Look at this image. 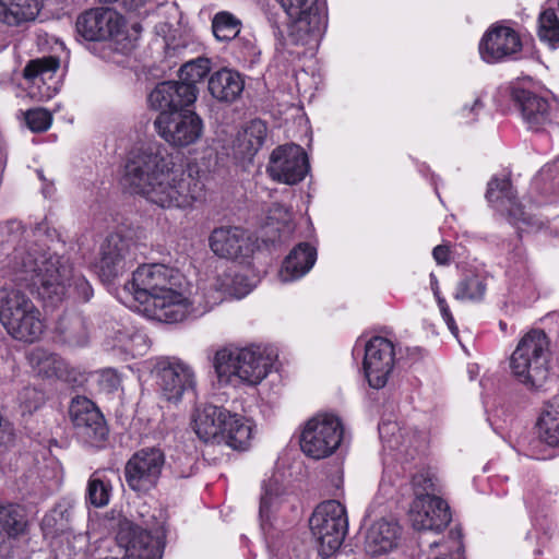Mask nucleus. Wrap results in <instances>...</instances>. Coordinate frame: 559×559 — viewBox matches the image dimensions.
<instances>
[{
  "label": "nucleus",
  "mask_w": 559,
  "mask_h": 559,
  "mask_svg": "<svg viewBox=\"0 0 559 559\" xmlns=\"http://www.w3.org/2000/svg\"><path fill=\"white\" fill-rule=\"evenodd\" d=\"M432 289H433V295H435V297H436V299H437V301H438V300H439V298H442V297L440 296V293H439V288H438V284H437V283L435 284V286L432 287Z\"/></svg>",
  "instance_id": "6e6d98bb"
},
{
  "label": "nucleus",
  "mask_w": 559,
  "mask_h": 559,
  "mask_svg": "<svg viewBox=\"0 0 559 559\" xmlns=\"http://www.w3.org/2000/svg\"><path fill=\"white\" fill-rule=\"evenodd\" d=\"M38 395L37 391L34 388H25L23 392L21 393V400L28 396H35Z\"/></svg>",
  "instance_id": "864d4df0"
},
{
  "label": "nucleus",
  "mask_w": 559,
  "mask_h": 559,
  "mask_svg": "<svg viewBox=\"0 0 559 559\" xmlns=\"http://www.w3.org/2000/svg\"><path fill=\"white\" fill-rule=\"evenodd\" d=\"M412 488L414 498L437 496L436 478L428 471H420L412 477Z\"/></svg>",
  "instance_id": "79ce46f5"
},
{
  "label": "nucleus",
  "mask_w": 559,
  "mask_h": 559,
  "mask_svg": "<svg viewBox=\"0 0 559 559\" xmlns=\"http://www.w3.org/2000/svg\"><path fill=\"white\" fill-rule=\"evenodd\" d=\"M39 11L38 0H0V22L8 26L32 22Z\"/></svg>",
  "instance_id": "2f4dec72"
},
{
  "label": "nucleus",
  "mask_w": 559,
  "mask_h": 559,
  "mask_svg": "<svg viewBox=\"0 0 559 559\" xmlns=\"http://www.w3.org/2000/svg\"><path fill=\"white\" fill-rule=\"evenodd\" d=\"M481 108H483L481 100L479 98H476V99H474L473 105L471 107L465 105L462 108L461 115L463 118H467L466 122H471V121L475 120L474 116H476Z\"/></svg>",
  "instance_id": "09e8293b"
},
{
  "label": "nucleus",
  "mask_w": 559,
  "mask_h": 559,
  "mask_svg": "<svg viewBox=\"0 0 559 559\" xmlns=\"http://www.w3.org/2000/svg\"><path fill=\"white\" fill-rule=\"evenodd\" d=\"M537 34L542 41L556 48L559 43V19L552 9L540 12L538 17Z\"/></svg>",
  "instance_id": "4c0bfd02"
},
{
  "label": "nucleus",
  "mask_w": 559,
  "mask_h": 559,
  "mask_svg": "<svg viewBox=\"0 0 559 559\" xmlns=\"http://www.w3.org/2000/svg\"><path fill=\"white\" fill-rule=\"evenodd\" d=\"M25 122L33 132H44L51 124V115L43 108L29 109L25 114Z\"/></svg>",
  "instance_id": "37998d69"
},
{
  "label": "nucleus",
  "mask_w": 559,
  "mask_h": 559,
  "mask_svg": "<svg viewBox=\"0 0 559 559\" xmlns=\"http://www.w3.org/2000/svg\"><path fill=\"white\" fill-rule=\"evenodd\" d=\"M56 333L62 343L71 347H83L90 340L85 319L75 312H66L60 317Z\"/></svg>",
  "instance_id": "7c9ffc66"
},
{
  "label": "nucleus",
  "mask_w": 559,
  "mask_h": 559,
  "mask_svg": "<svg viewBox=\"0 0 559 559\" xmlns=\"http://www.w3.org/2000/svg\"><path fill=\"white\" fill-rule=\"evenodd\" d=\"M112 486L110 480L99 471L94 472L86 486L85 499L95 508L106 507L111 497Z\"/></svg>",
  "instance_id": "c9c22d12"
},
{
  "label": "nucleus",
  "mask_w": 559,
  "mask_h": 559,
  "mask_svg": "<svg viewBox=\"0 0 559 559\" xmlns=\"http://www.w3.org/2000/svg\"><path fill=\"white\" fill-rule=\"evenodd\" d=\"M14 85L12 72H3L0 74V90H9Z\"/></svg>",
  "instance_id": "3c124183"
},
{
  "label": "nucleus",
  "mask_w": 559,
  "mask_h": 559,
  "mask_svg": "<svg viewBox=\"0 0 559 559\" xmlns=\"http://www.w3.org/2000/svg\"><path fill=\"white\" fill-rule=\"evenodd\" d=\"M123 17L110 8H95L82 13L76 21L78 33L91 41L118 39Z\"/></svg>",
  "instance_id": "f3484780"
},
{
  "label": "nucleus",
  "mask_w": 559,
  "mask_h": 559,
  "mask_svg": "<svg viewBox=\"0 0 559 559\" xmlns=\"http://www.w3.org/2000/svg\"><path fill=\"white\" fill-rule=\"evenodd\" d=\"M160 396L170 403H179L183 395L195 390L197 380L193 369L177 357H159L152 367Z\"/></svg>",
  "instance_id": "9d476101"
},
{
  "label": "nucleus",
  "mask_w": 559,
  "mask_h": 559,
  "mask_svg": "<svg viewBox=\"0 0 559 559\" xmlns=\"http://www.w3.org/2000/svg\"><path fill=\"white\" fill-rule=\"evenodd\" d=\"M438 306L441 312V316L443 320L445 321L449 330L452 332V334H457V326L455 324L454 318L449 309V306L444 298H439Z\"/></svg>",
  "instance_id": "49530a36"
},
{
  "label": "nucleus",
  "mask_w": 559,
  "mask_h": 559,
  "mask_svg": "<svg viewBox=\"0 0 559 559\" xmlns=\"http://www.w3.org/2000/svg\"><path fill=\"white\" fill-rule=\"evenodd\" d=\"M243 87L245 81L241 74L227 68L214 72L207 84L213 98L224 103L235 102L241 95Z\"/></svg>",
  "instance_id": "cd10ccee"
},
{
  "label": "nucleus",
  "mask_w": 559,
  "mask_h": 559,
  "mask_svg": "<svg viewBox=\"0 0 559 559\" xmlns=\"http://www.w3.org/2000/svg\"><path fill=\"white\" fill-rule=\"evenodd\" d=\"M164 465L165 454L160 449H141L126 464V481L132 490L147 492L157 485Z\"/></svg>",
  "instance_id": "9b49d317"
},
{
  "label": "nucleus",
  "mask_w": 559,
  "mask_h": 559,
  "mask_svg": "<svg viewBox=\"0 0 559 559\" xmlns=\"http://www.w3.org/2000/svg\"><path fill=\"white\" fill-rule=\"evenodd\" d=\"M195 102L194 90L178 81L158 83L148 95V104L160 114H170Z\"/></svg>",
  "instance_id": "5701e85b"
},
{
  "label": "nucleus",
  "mask_w": 559,
  "mask_h": 559,
  "mask_svg": "<svg viewBox=\"0 0 559 559\" xmlns=\"http://www.w3.org/2000/svg\"><path fill=\"white\" fill-rule=\"evenodd\" d=\"M178 280V274L164 264H143L133 272L123 290L138 302L139 312L165 323L181 322L192 313H204L212 308L206 302L202 310L195 309L194 301L177 289Z\"/></svg>",
  "instance_id": "7ed1b4c3"
},
{
  "label": "nucleus",
  "mask_w": 559,
  "mask_h": 559,
  "mask_svg": "<svg viewBox=\"0 0 559 559\" xmlns=\"http://www.w3.org/2000/svg\"><path fill=\"white\" fill-rule=\"evenodd\" d=\"M122 181L132 193L167 210L190 209L205 198V186L200 177L177 169L171 155L158 142L132 147Z\"/></svg>",
  "instance_id": "f257e3e1"
},
{
  "label": "nucleus",
  "mask_w": 559,
  "mask_h": 559,
  "mask_svg": "<svg viewBox=\"0 0 559 559\" xmlns=\"http://www.w3.org/2000/svg\"><path fill=\"white\" fill-rule=\"evenodd\" d=\"M9 265L13 281L25 284L52 306L63 300L69 288L82 301H88L93 296L92 286L85 277L72 275L67 261L43 251L37 245L15 249Z\"/></svg>",
  "instance_id": "f03ea898"
},
{
  "label": "nucleus",
  "mask_w": 559,
  "mask_h": 559,
  "mask_svg": "<svg viewBox=\"0 0 559 559\" xmlns=\"http://www.w3.org/2000/svg\"><path fill=\"white\" fill-rule=\"evenodd\" d=\"M485 293V281L479 275H469L457 283L454 298L461 301H479Z\"/></svg>",
  "instance_id": "58836bf2"
},
{
  "label": "nucleus",
  "mask_w": 559,
  "mask_h": 559,
  "mask_svg": "<svg viewBox=\"0 0 559 559\" xmlns=\"http://www.w3.org/2000/svg\"><path fill=\"white\" fill-rule=\"evenodd\" d=\"M212 29L216 39L228 41L239 34L240 22L228 12H219L214 16Z\"/></svg>",
  "instance_id": "ea45409f"
},
{
  "label": "nucleus",
  "mask_w": 559,
  "mask_h": 559,
  "mask_svg": "<svg viewBox=\"0 0 559 559\" xmlns=\"http://www.w3.org/2000/svg\"><path fill=\"white\" fill-rule=\"evenodd\" d=\"M212 365L221 385L255 386L270 373L273 357L260 346H226L215 352Z\"/></svg>",
  "instance_id": "20e7f679"
},
{
  "label": "nucleus",
  "mask_w": 559,
  "mask_h": 559,
  "mask_svg": "<svg viewBox=\"0 0 559 559\" xmlns=\"http://www.w3.org/2000/svg\"><path fill=\"white\" fill-rule=\"evenodd\" d=\"M512 99L528 129L539 131L559 123V105L523 88L512 90Z\"/></svg>",
  "instance_id": "4468645a"
},
{
  "label": "nucleus",
  "mask_w": 559,
  "mask_h": 559,
  "mask_svg": "<svg viewBox=\"0 0 559 559\" xmlns=\"http://www.w3.org/2000/svg\"><path fill=\"white\" fill-rule=\"evenodd\" d=\"M461 538H462V534H461L460 530L455 528V530H451L449 533V540H450L451 545L441 544L439 542H432L430 544V548L442 546L447 550L452 551L450 555V558L436 557L435 559H462L461 550H462L463 546H462Z\"/></svg>",
  "instance_id": "a18cd8bd"
},
{
  "label": "nucleus",
  "mask_w": 559,
  "mask_h": 559,
  "mask_svg": "<svg viewBox=\"0 0 559 559\" xmlns=\"http://www.w3.org/2000/svg\"><path fill=\"white\" fill-rule=\"evenodd\" d=\"M522 43L519 34L511 27L493 26L481 38L479 53L487 63H496L519 52Z\"/></svg>",
  "instance_id": "4be33fe9"
},
{
  "label": "nucleus",
  "mask_w": 559,
  "mask_h": 559,
  "mask_svg": "<svg viewBox=\"0 0 559 559\" xmlns=\"http://www.w3.org/2000/svg\"><path fill=\"white\" fill-rule=\"evenodd\" d=\"M154 127L160 138L176 147H185L195 143L203 129L201 118L194 112L159 114Z\"/></svg>",
  "instance_id": "ddd939ff"
},
{
  "label": "nucleus",
  "mask_w": 559,
  "mask_h": 559,
  "mask_svg": "<svg viewBox=\"0 0 559 559\" xmlns=\"http://www.w3.org/2000/svg\"><path fill=\"white\" fill-rule=\"evenodd\" d=\"M486 198L511 224H532V215L525 211V207L518 201L516 193L509 178L493 177L488 182Z\"/></svg>",
  "instance_id": "aec40b11"
},
{
  "label": "nucleus",
  "mask_w": 559,
  "mask_h": 559,
  "mask_svg": "<svg viewBox=\"0 0 559 559\" xmlns=\"http://www.w3.org/2000/svg\"><path fill=\"white\" fill-rule=\"evenodd\" d=\"M270 177L281 183L296 185L309 171L308 157L305 150L297 144H286L275 148L267 166Z\"/></svg>",
  "instance_id": "f8f14e48"
},
{
  "label": "nucleus",
  "mask_w": 559,
  "mask_h": 559,
  "mask_svg": "<svg viewBox=\"0 0 559 559\" xmlns=\"http://www.w3.org/2000/svg\"><path fill=\"white\" fill-rule=\"evenodd\" d=\"M394 345L382 336H373L365 345L364 371L373 389L385 386L394 367Z\"/></svg>",
  "instance_id": "dca6fc26"
},
{
  "label": "nucleus",
  "mask_w": 559,
  "mask_h": 559,
  "mask_svg": "<svg viewBox=\"0 0 559 559\" xmlns=\"http://www.w3.org/2000/svg\"><path fill=\"white\" fill-rule=\"evenodd\" d=\"M226 420L222 432V443L234 450L248 449L252 437V428L249 421L242 416L231 414L230 412Z\"/></svg>",
  "instance_id": "72a5a7b5"
},
{
  "label": "nucleus",
  "mask_w": 559,
  "mask_h": 559,
  "mask_svg": "<svg viewBox=\"0 0 559 559\" xmlns=\"http://www.w3.org/2000/svg\"><path fill=\"white\" fill-rule=\"evenodd\" d=\"M130 239L120 234H110L102 242L95 269L100 278L111 282L134 260Z\"/></svg>",
  "instance_id": "2eb2a0df"
},
{
  "label": "nucleus",
  "mask_w": 559,
  "mask_h": 559,
  "mask_svg": "<svg viewBox=\"0 0 559 559\" xmlns=\"http://www.w3.org/2000/svg\"><path fill=\"white\" fill-rule=\"evenodd\" d=\"M317 259V252L308 243L296 246L283 262L280 271L282 282H292L302 277L313 266Z\"/></svg>",
  "instance_id": "c756f323"
},
{
  "label": "nucleus",
  "mask_w": 559,
  "mask_h": 559,
  "mask_svg": "<svg viewBox=\"0 0 559 559\" xmlns=\"http://www.w3.org/2000/svg\"><path fill=\"white\" fill-rule=\"evenodd\" d=\"M287 15V40L294 46L314 48L326 27L318 0H276Z\"/></svg>",
  "instance_id": "0eeeda50"
},
{
  "label": "nucleus",
  "mask_w": 559,
  "mask_h": 559,
  "mask_svg": "<svg viewBox=\"0 0 559 559\" xmlns=\"http://www.w3.org/2000/svg\"><path fill=\"white\" fill-rule=\"evenodd\" d=\"M266 132V124L262 120H252L237 138L238 153L242 157H252L264 144Z\"/></svg>",
  "instance_id": "f704fd0d"
},
{
  "label": "nucleus",
  "mask_w": 559,
  "mask_h": 559,
  "mask_svg": "<svg viewBox=\"0 0 559 559\" xmlns=\"http://www.w3.org/2000/svg\"><path fill=\"white\" fill-rule=\"evenodd\" d=\"M395 424H391V423H388V424H382L381 426H379V432H380V436L383 437V433L385 431H389V430H392L395 428Z\"/></svg>",
  "instance_id": "5fc2aeb1"
},
{
  "label": "nucleus",
  "mask_w": 559,
  "mask_h": 559,
  "mask_svg": "<svg viewBox=\"0 0 559 559\" xmlns=\"http://www.w3.org/2000/svg\"><path fill=\"white\" fill-rule=\"evenodd\" d=\"M211 70V61L209 58L199 57L186 62L179 70L178 81L180 84H189L193 87L195 97L198 96L197 83L202 81Z\"/></svg>",
  "instance_id": "e433bc0d"
},
{
  "label": "nucleus",
  "mask_w": 559,
  "mask_h": 559,
  "mask_svg": "<svg viewBox=\"0 0 559 559\" xmlns=\"http://www.w3.org/2000/svg\"><path fill=\"white\" fill-rule=\"evenodd\" d=\"M536 428L542 443L552 449H559V397H554L545 404Z\"/></svg>",
  "instance_id": "473e14b6"
},
{
  "label": "nucleus",
  "mask_w": 559,
  "mask_h": 559,
  "mask_svg": "<svg viewBox=\"0 0 559 559\" xmlns=\"http://www.w3.org/2000/svg\"><path fill=\"white\" fill-rule=\"evenodd\" d=\"M28 519L25 509L16 503L0 504V548L25 535Z\"/></svg>",
  "instance_id": "c85d7f7f"
},
{
  "label": "nucleus",
  "mask_w": 559,
  "mask_h": 559,
  "mask_svg": "<svg viewBox=\"0 0 559 559\" xmlns=\"http://www.w3.org/2000/svg\"><path fill=\"white\" fill-rule=\"evenodd\" d=\"M401 528L397 522L381 519L366 534L365 549L372 556L382 555L396 547Z\"/></svg>",
  "instance_id": "bb28decb"
},
{
  "label": "nucleus",
  "mask_w": 559,
  "mask_h": 559,
  "mask_svg": "<svg viewBox=\"0 0 559 559\" xmlns=\"http://www.w3.org/2000/svg\"><path fill=\"white\" fill-rule=\"evenodd\" d=\"M280 495V484L276 479L270 478L262 485V495L260 499V516H269L270 507L275 498Z\"/></svg>",
  "instance_id": "c03bdc74"
},
{
  "label": "nucleus",
  "mask_w": 559,
  "mask_h": 559,
  "mask_svg": "<svg viewBox=\"0 0 559 559\" xmlns=\"http://www.w3.org/2000/svg\"><path fill=\"white\" fill-rule=\"evenodd\" d=\"M212 251L225 259L242 260L251 257L257 248L255 239L239 227H219L210 236Z\"/></svg>",
  "instance_id": "412c9836"
},
{
  "label": "nucleus",
  "mask_w": 559,
  "mask_h": 559,
  "mask_svg": "<svg viewBox=\"0 0 559 559\" xmlns=\"http://www.w3.org/2000/svg\"><path fill=\"white\" fill-rule=\"evenodd\" d=\"M103 377L107 378L110 388H117L118 386L119 379L117 378V376L114 372H111V371L105 372Z\"/></svg>",
  "instance_id": "603ef678"
},
{
  "label": "nucleus",
  "mask_w": 559,
  "mask_h": 559,
  "mask_svg": "<svg viewBox=\"0 0 559 559\" xmlns=\"http://www.w3.org/2000/svg\"><path fill=\"white\" fill-rule=\"evenodd\" d=\"M117 338L120 346L133 357L143 356L150 347V340L142 331L119 332Z\"/></svg>",
  "instance_id": "a19ab883"
},
{
  "label": "nucleus",
  "mask_w": 559,
  "mask_h": 559,
  "mask_svg": "<svg viewBox=\"0 0 559 559\" xmlns=\"http://www.w3.org/2000/svg\"><path fill=\"white\" fill-rule=\"evenodd\" d=\"M432 257L439 265H449L451 262L450 249L447 245H439L435 247L432 250Z\"/></svg>",
  "instance_id": "de8ad7c7"
},
{
  "label": "nucleus",
  "mask_w": 559,
  "mask_h": 559,
  "mask_svg": "<svg viewBox=\"0 0 559 559\" xmlns=\"http://www.w3.org/2000/svg\"><path fill=\"white\" fill-rule=\"evenodd\" d=\"M229 411L215 405L198 408L193 418V429L204 442L222 443V432L225 428Z\"/></svg>",
  "instance_id": "b1692460"
},
{
  "label": "nucleus",
  "mask_w": 559,
  "mask_h": 559,
  "mask_svg": "<svg viewBox=\"0 0 559 559\" xmlns=\"http://www.w3.org/2000/svg\"><path fill=\"white\" fill-rule=\"evenodd\" d=\"M59 66V59L53 56L37 58L27 62L23 70V76L31 84L29 94L32 97L38 100L51 98V88L49 86L43 88L39 83L45 85L46 80L52 78Z\"/></svg>",
  "instance_id": "393cba45"
},
{
  "label": "nucleus",
  "mask_w": 559,
  "mask_h": 559,
  "mask_svg": "<svg viewBox=\"0 0 559 559\" xmlns=\"http://www.w3.org/2000/svg\"><path fill=\"white\" fill-rule=\"evenodd\" d=\"M69 413L78 435L85 442L98 445L106 439L108 429L104 417L91 400L81 396L73 399Z\"/></svg>",
  "instance_id": "a211bd4d"
},
{
  "label": "nucleus",
  "mask_w": 559,
  "mask_h": 559,
  "mask_svg": "<svg viewBox=\"0 0 559 559\" xmlns=\"http://www.w3.org/2000/svg\"><path fill=\"white\" fill-rule=\"evenodd\" d=\"M0 323L15 341L32 344L45 333V320L33 300L20 288H0Z\"/></svg>",
  "instance_id": "39448f33"
},
{
  "label": "nucleus",
  "mask_w": 559,
  "mask_h": 559,
  "mask_svg": "<svg viewBox=\"0 0 559 559\" xmlns=\"http://www.w3.org/2000/svg\"><path fill=\"white\" fill-rule=\"evenodd\" d=\"M309 525L319 544L320 555L330 557L341 547L347 534L346 509L336 500L324 501L316 508Z\"/></svg>",
  "instance_id": "6e6552de"
},
{
  "label": "nucleus",
  "mask_w": 559,
  "mask_h": 559,
  "mask_svg": "<svg viewBox=\"0 0 559 559\" xmlns=\"http://www.w3.org/2000/svg\"><path fill=\"white\" fill-rule=\"evenodd\" d=\"M28 362L37 376L47 379L71 381L73 370L58 354L43 347L33 348L28 356Z\"/></svg>",
  "instance_id": "a878e982"
},
{
  "label": "nucleus",
  "mask_w": 559,
  "mask_h": 559,
  "mask_svg": "<svg viewBox=\"0 0 559 559\" xmlns=\"http://www.w3.org/2000/svg\"><path fill=\"white\" fill-rule=\"evenodd\" d=\"M344 428L333 414H318L306 424L300 437L302 452L314 460L332 455L341 445Z\"/></svg>",
  "instance_id": "1a4fd4ad"
},
{
  "label": "nucleus",
  "mask_w": 559,
  "mask_h": 559,
  "mask_svg": "<svg viewBox=\"0 0 559 559\" xmlns=\"http://www.w3.org/2000/svg\"><path fill=\"white\" fill-rule=\"evenodd\" d=\"M412 526L417 531L440 533L451 522L448 503L440 497L414 498L409 508Z\"/></svg>",
  "instance_id": "6ab92c4d"
},
{
  "label": "nucleus",
  "mask_w": 559,
  "mask_h": 559,
  "mask_svg": "<svg viewBox=\"0 0 559 559\" xmlns=\"http://www.w3.org/2000/svg\"><path fill=\"white\" fill-rule=\"evenodd\" d=\"M403 441L402 447H404L406 450L408 448H419L421 441H424L423 436H419L417 432H414L412 437L408 435H402Z\"/></svg>",
  "instance_id": "8fccbe9b"
},
{
  "label": "nucleus",
  "mask_w": 559,
  "mask_h": 559,
  "mask_svg": "<svg viewBox=\"0 0 559 559\" xmlns=\"http://www.w3.org/2000/svg\"><path fill=\"white\" fill-rule=\"evenodd\" d=\"M549 340L542 330H531L519 342L510 357L515 379L530 390H542L550 380Z\"/></svg>",
  "instance_id": "423d86ee"
}]
</instances>
